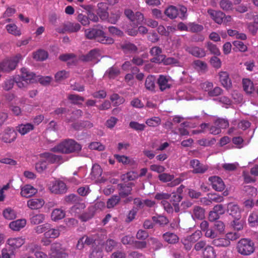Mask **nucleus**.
Here are the masks:
<instances>
[{
  "instance_id": "obj_63",
  "label": "nucleus",
  "mask_w": 258,
  "mask_h": 258,
  "mask_svg": "<svg viewBox=\"0 0 258 258\" xmlns=\"http://www.w3.org/2000/svg\"><path fill=\"white\" fill-rule=\"evenodd\" d=\"M77 19L83 26H88L90 24L88 16L83 14H78Z\"/></svg>"
},
{
  "instance_id": "obj_42",
  "label": "nucleus",
  "mask_w": 258,
  "mask_h": 258,
  "mask_svg": "<svg viewBox=\"0 0 258 258\" xmlns=\"http://www.w3.org/2000/svg\"><path fill=\"white\" fill-rule=\"evenodd\" d=\"M146 123L149 126L156 127L161 123V119L159 117L154 116L147 119Z\"/></svg>"
},
{
  "instance_id": "obj_54",
  "label": "nucleus",
  "mask_w": 258,
  "mask_h": 258,
  "mask_svg": "<svg viewBox=\"0 0 258 258\" xmlns=\"http://www.w3.org/2000/svg\"><path fill=\"white\" fill-rule=\"evenodd\" d=\"M174 178V176L166 173H162L158 175L159 179L163 182H167L172 181Z\"/></svg>"
},
{
  "instance_id": "obj_32",
  "label": "nucleus",
  "mask_w": 258,
  "mask_h": 258,
  "mask_svg": "<svg viewBox=\"0 0 258 258\" xmlns=\"http://www.w3.org/2000/svg\"><path fill=\"white\" fill-rule=\"evenodd\" d=\"M65 212L61 209L53 210L51 214V218L53 221H57L64 218Z\"/></svg>"
},
{
  "instance_id": "obj_12",
  "label": "nucleus",
  "mask_w": 258,
  "mask_h": 258,
  "mask_svg": "<svg viewBox=\"0 0 258 258\" xmlns=\"http://www.w3.org/2000/svg\"><path fill=\"white\" fill-rule=\"evenodd\" d=\"M25 242V238L22 237L10 238L7 241V244L14 251L21 247Z\"/></svg>"
},
{
  "instance_id": "obj_6",
  "label": "nucleus",
  "mask_w": 258,
  "mask_h": 258,
  "mask_svg": "<svg viewBox=\"0 0 258 258\" xmlns=\"http://www.w3.org/2000/svg\"><path fill=\"white\" fill-rule=\"evenodd\" d=\"M151 61L152 62L160 63H163L164 65H171L174 64L175 66H178L179 64V60L174 57H166L165 55H162L157 57H154L153 58L151 59Z\"/></svg>"
},
{
  "instance_id": "obj_20",
  "label": "nucleus",
  "mask_w": 258,
  "mask_h": 258,
  "mask_svg": "<svg viewBox=\"0 0 258 258\" xmlns=\"http://www.w3.org/2000/svg\"><path fill=\"white\" fill-rule=\"evenodd\" d=\"M186 51L198 58L204 57L206 55V51L204 49L197 46L188 47L186 49Z\"/></svg>"
},
{
  "instance_id": "obj_53",
  "label": "nucleus",
  "mask_w": 258,
  "mask_h": 258,
  "mask_svg": "<svg viewBox=\"0 0 258 258\" xmlns=\"http://www.w3.org/2000/svg\"><path fill=\"white\" fill-rule=\"evenodd\" d=\"M214 228L219 234H222L225 232V225L223 222L218 220L214 222Z\"/></svg>"
},
{
  "instance_id": "obj_55",
  "label": "nucleus",
  "mask_w": 258,
  "mask_h": 258,
  "mask_svg": "<svg viewBox=\"0 0 258 258\" xmlns=\"http://www.w3.org/2000/svg\"><path fill=\"white\" fill-rule=\"evenodd\" d=\"M207 46L208 49L210 51L211 53L217 56L220 55V51L215 44L212 43L211 42H208L207 43Z\"/></svg>"
},
{
  "instance_id": "obj_30",
  "label": "nucleus",
  "mask_w": 258,
  "mask_h": 258,
  "mask_svg": "<svg viewBox=\"0 0 258 258\" xmlns=\"http://www.w3.org/2000/svg\"><path fill=\"white\" fill-rule=\"evenodd\" d=\"M152 220L155 224H158L161 227H164L169 223V219L166 216L161 215L153 216Z\"/></svg>"
},
{
  "instance_id": "obj_61",
  "label": "nucleus",
  "mask_w": 258,
  "mask_h": 258,
  "mask_svg": "<svg viewBox=\"0 0 258 258\" xmlns=\"http://www.w3.org/2000/svg\"><path fill=\"white\" fill-rule=\"evenodd\" d=\"M239 237V234L237 232H229L225 236V237L228 243H229V245H231V241L236 240Z\"/></svg>"
},
{
  "instance_id": "obj_33",
  "label": "nucleus",
  "mask_w": 258,
  "mask_h": 258,
  "mask_svg": "<svg viewBox=\"0 0 258 258\" xmlns=\"http://www.w3.org/2000/svg\"><path fill=\"white\" fill-rule=\"evenodd\" d=\"M178 9L173 6L168 7L164 11L165 15L171 19L176 18L178 15Z\"/></svg>"
},
{
  "instance_id": "obj_14",
  "label": "nucleus",
  "mask_w": 258,
  "mask_h": 258,
  "mask_svg": "<svg viewBox=\"0 0 258 258\" xmlns=\"http://www.w3.org/2000/svg\"><path fill=\"white\" fill-rule=\"evenodd\" d=\"M190 165L193 168L194 173L203 174L208 169L207 165L201 164L197 159L191 160L190 161Z\"/></svg>"
},
{
  "instance_id": "obj_57",
  "label": "nucleus",
  "mask_w": 258,
  "mask_h": 258,
  "mask_svg": "<svg viewBox=\"0 0 258 258\" xmlns=\"http://www.w3.org/2000/svg\"><path fill=\"white\" fill-rule=\"evenodd\" d=\"M243 190L247 195L251 197L256 196L257 192V189L255 187L250 185L244 186Z\"/></svg>"
},
{
  "instance_id": "obj_25",
  "label": "nucleus",
  "mask_w": 258,
  "mask_h": 258,
  "mask_svg": "<svg viewBox=\"0 0 258 258\" xmlns=\"http://www.w3.org/2000/svg\"><path fill=\"white\" fill-rule=\"evenodd\" d=\"M145 87L146 89L152 92H155L156 79L153 75H149L145 80Z\"/></svg>"
},
{
  "instance_id": "obj_29",
  "label": "nucleus",
  "mask_w": 258,
  "mask_h": 258,
  "mask_svg": "<svg viewBox=\"0 0 258 258\" xmlns=\"http://www.w3.org/2000/svg\"><path fill=\"white\" fill-rule=\"evenodd\" d=\"M17 131L21 135H25L32 131L34 128V126L31 123L25 124H21L17 126Z\"/></svg>"
},
{
  "instance_id": "obj_47",
  "label": "nucleus",
  "mask_w": 258,
  "mask_h": 258,
  "mask_svg": "<svg viewBox=\"0 0 258 258\" xmlns=\"http://www.w3.org/2000/svg\"><path fill=\"white\" fill-rule=\"evenodd\" d=\"M65 249H63L61 243L59 242H54L51 245L50 253H61L66 252Z\"/></svg>"
},
{
  "instance_id": "obj_50",
  "label": "nucleus",
  "mask_w": 258,
  "mask_h": 258,
  "mask_svg": "<svg viewBox=\"0 0 258 258\" xmlns=\"http://www.w3.org/2000/svg\"><path fill=\"white\" fill-rule=\"evenodd\" d=\"M6 29L9 33L16 35L19 36L21 35L20 31L18 29L17 26L14 24H8L6 26Z\"/></svg>"
},
{
  "instance_id": "obj_34",
  "label": "nucleus",
  "mask_w": 258,
  "mask_h": 258,
  "mask_svg": "<svg viewBox=\"0 0 258 258\" xmlns=\"http://www.w3.org/2000/svg\"><path fill=\"white\" fill-rule=\"evenodd\" d=\"M102 169L98 164H95L92 167L91 173V178L94 179H98L102 175Z\"/></svg>"
},
{
  "instance_id": "obj_36",
  "label": "nucleus",
  "mask_w": 258,
  "mask_h": 258,
  "mask_svg": "<svg viewBox=\"0 0 258 258\" xmlns=\"http://www.w3.org/2000/svg\"><path fill=\"white\" fill-rule=\"evenodd\" d=\"M221 9L225 12L232 11L233 10V3L230 0H221L219 2Z\"/></svg>"
},
{
  "instance_id": "obj_3",
  "label": "nucleus",
  "mask_w": 258,
  "mask_h": 258,
  "mask_svg": "<svg viewBox=\"0 0 258 258\" xmlns=\"http://www.w3.org/2000/svg\"><path fill=\"white\" fill-rule=\"evenodd\" d=\"M236 248L241 255H248L254 252V244L250 239L242 238L238 242Z\"/></svg>"
},
{
  "instance_id": "obj_16",
  "label": "nucleus",
  "mask_w": 258,
  "mask_h": 258,
  "mask_svg": "<svg viewBox=\"0 0 258 258\" xmlns=\"http://www.w3.org/2000/svg\"><path fill=\"white\" fill-rule=\"evenodd\" d=\"M227 212L234 218H241L240 209L238 205L233 203H229L227 204Z\"/></svg>"
},
{
  "instance_id": "obj_24",
  "label": "nucleus",
  "mask_w": 258,
  "mask_h": 258,
  "mask_svg": "<svg viewBox=\"0 0 258 258\" xmlns=\"http://www.w3.org/2000/svg\"><path fill=\"white\" fill-rule=\"evenodd\" d=\"M164 240L169 244H175L179 241L178 236L174 233L167 232L162 235Z\"/></svg>"
},
{
  "instance_id": "obj_52",
  "label": "nucleus",
  "mask_w": 258,
  "mask_h": 258,
  "mask_svg": "<svg viewBox=\"0 0 258 258\" xmlns=\"http://www.w3.org/2000/svg\"><path fill=\"white\" fill-rule=\"evenodd\" d=\"M233 44L235 48L236 49L235 51L238 50L240 52H245L247 50V47L244 43L240 41H234L233 42Z\"/></svg>"
},
{
  "instance_id": "obj_40",
  "label": "nucleus",
  "mask_w": 258,
  "mask_h": 258,
  "mask_svg": "<svg viewBox=\"0 0 258 258\" xmlns=\"http://www.w3.org/2000/svg\"><path fill=\"white\" fill-rule=\"evenodd\" d=\"M244 90L248 93H251L253 91L252 82L248 79H243L242 80Z\"/></svg>"
},
{
  "instance_id": "obj_22",
  "label": "nucleus",
  "mask_w": 258,
  "mask_h": 258,
  "mask_svg": "<svg viewBox=\"0 0 258 258\" xmlns=\"http://www.w3.org/2000/svg\"><path fill=\"white\" fill-rule=\"evenodd\" d=\"M219 76L222 86L227 89L230 88L232 83L229 78V74L227 72L222 71L219 73Z\"/></svg>"
},
{
  "instance_id": "obj_26",
  "label": "nucleus",
  "mask_w": 258,
  "mask_h": 258,
  "mask_svg": "<svg viewBox=\"0 0 258 258\" xmlns=\"http://www.w3.org/2000/svg\"><path fill=\"white\" fill-rule=\"evenodd\" d=\"M26 225V220L24 219H18L10 222L9 227L13 231H18Z\"/></svg>"
},
{
  "instance_id": "obj_31",
  "label": "nucleus",
  "mask_w": 258,
  "mask_h": 258,
  "mask_svg": "<svg viewBox=\"0 0 258 258\" xmlns=\"http://www.w3.org/2000/svg\"><path fill=\"white\" fill-rule=\"evenodd\" d=\"M45 220V215L42 213L33 214L30 218V223L33 225L42 223Z\"/></svg>"
},
{
  "instance_id": "obj_39",
  "label": "nucleus",
  "mask_w": 258,
  "mask_h": 258,
  "mask_svg": "<svg viewBox=\"0 0 258 258\" xmlns=\"http://www.w3.org/2000/svg\"><path fill=\"white\" fill-rule=\"evenodd\" d=\"M120 47L124 52H136L138 51L137 46L130 42L122 44Z\"/></svg>"
},
{
  "instance_id": "obj_21",
  "label": "nucleus",
  "mask_w": 258,
  "mask_h": 258,
  "mask_svg": "<svg viewBox=\"0 0 258 258\" xmlns=\"http://www.w3.org/2000/svg\"><path fill=\"white\" fill-rule=\"evenodd\" d=\"M59 59L62 61H68L69 65H76L78 59L76 55L74 53L63 54L59 56Z\"/></svg>"
},
{
  "instance_id": "obj_46",
  "label": "nucleus",
  "mask_w": 258,
  "mask_h": 258,
  "mask_svg": "<svg viewBox=\"0 0 258 258\" xmlns=\"http://www.w3.org/2000/svg\"><path fill=\"white\" fill-rule=\"evenodd\" d=\"M69 77V73L64 70L58 72L55 75V80L56 82L62 81Z\"/></svg>"
},
{
  "instance_id": "obj_17",
  "label": "nucleus",
  "mask_w": 258,
  "mask_h": 258,
  "mask_svg": "<svg viewBox=\"0 0 258 258\" xmlns=\"http://www.w3.org/2000/svg\"><path fill=\"white\" fill-rule=\"evenodd\" d=\"M207 12L216 23L221 24L223 23L225 17V14L223 12L221 11H215L213 9H209Z\"/></svg>"
},
{
  "instance_id": "obj_35",
  "label": "nucleus",
  "mask_w": 258,
  "mask_h": 258,
  "mask_svg": "<svg viewBox=\"0 0 258 258\" xmlns=\"http://www.w3.org/2000/svg\"><path fill=\"white\" fill-rule=\"evenodd\" d=\"M203 255L204 258H215L216 253L214 247L211 245H207L204 249Z\"/></svg>"
},
{
  "instance_id": "obj_37",
  "label": "nucleus",
  "mask_w": 258,
  "mask_h": 258,
  "mask_svg": "<svg viewBox=\"0 0 258 258\" xmlns=\"http://www.w3.org/2000/svg\"><path fill=\"white\" fill-rule=\"evenodd\" d=\"M212 244L215 246L219 247H227L230 246L225 236L213 239Z\"/></svg>"
},
{
  "instance_id": "obj_41",
  "label": "nucleus",
  "mask_w": 258,
  "mask_h": 258,
  "mask_svg": "<svg viewBox=\"0 0 258 258\" xmlns=\"http://www.w3.org/2000/svg\"><path fill=\"white\" fill-rule=\"evenodd\" d=\"M48 57L47 52L44 50H39L34 53L33 57L38 61H43Z\"/></svg>"
},
{
  "instance_id": "obj_13",
  "label": "nucleus",
  "mask_w": 258,
  "mask_h": 258,
  "mask_svg": "<svg viewBox=\"0 0 258 258\" xmlns=\"http://www.w3.org/2000/svg\"><path fill=\"white\" fill-rule=\"evenodd\" d=\"M40 157L45 158L46 161L50 163H58L63 162L61 155L53 154L50 152H45L40 155Z\"/></svg>"
},
{
  "instance_id": "obj_15",
  "label": "nucleus",
  "mask_w": 258,
  "mask_h": 258,
  "mask_svg": "<svg viewBox=\"0 0 258 258\" xmlns=\"http://www.w3.org/2000/svg\"><path fill=\"white\" fill-rule=\"evenodd\" d=\"M44 204L45 201L42 198H32L27 202L28 207L31 210H39Z\"/></svg>"
},
{
  "instance_id": "obj_27",
  "label": "nucleus",
  "mask_w": 258,
  "mask_h": 258,
  "mask_svg": "<svg viewBox=\"0 0 258 258\" xmlns=\"http://www.w3.org/2000/svg\"><path fill=\"white\" fill-rule=\"evenodd\" d=\"M37 191V190L36 188L30 185L27 184L21 188V195L23 197L29 198L34 195Z\"/></svg>"
},
{
  "instance_id": "obj_44",
  "label": "nucleus",
  "mask_w": 258,
  "mask_h": 258,
  "mask_svg": "<svg viewBox=\"0 0 258 258\" xmlns=\"http://www.w3.org/2000/svg\"><path fill=\"white\" fill-rule=\"evenodd\" d=\"M119 196L117 195L112 196L107 202V207L109 209L113 208L120 201Z\"/></svg>"
},
{
  "instance_id": "obj_45",
  "label": "nucleus",
  "mask_w": 258,
  "mask_h": 258,
  "mask_svg": "<svg viewBox=\"0 0 258 258\" xmlns=\"http://www.w3.org/2000/svg\"><path fill=\"white\" fill-rule=\"evenodd\" d=\"M3 216L7 220H11L16 218L15 212L11 208H7L4 210Z\"/></svg>"
},
{
  "instance_id": "obj_59",
  "label": "nucleus",
  "mask_w": 258,
  "mask_h": 258,
  "mask_svg": "<svg viewBox=\"0 0 258 258\" xmlns=\"http://www.w3.org/2000/svg\"><path fill=\"white\" fill-rule=\"evenodd\" d=\"M214 124L218 126L221 130V128H226L229 126V122L226 119L218 118L214 121Z\"/></svg>"
},
{
  "instance_id": "obj_49",
  "label": "nucleus",
  "mask_w": 258,
  "mask_h": 258,
  "mask_svg": "<svg viewBox=\"0 0 258 258\" xmlns=\"http://www.w3.org/2000/svg\"><path fill=\"white\" fill-rule=\"evenodd\" d=\"M240 218H235L231 223V225L234 230L239 231L243 229V222Z\"/></svg>"
},
{
  "instance_id": "obj_10",
  "label": "nucleus",
  "mask_w": 258,
  "mask_h": 258,
  "mask_svg": "<svg viewBox=\"0 0 258 258\" xmlns=\"http://www.w3.org/2000/svg\"><path fill=\"white\" fill-rule=\"evenodd\" d=\"M171 82L172 80L169 77L160 75L157 80V83L159 87L160 90L163 92L171 87Z\"/></svg>"
},
{
  "instance_id": "obj_51",
  "label": "nucleus",
  "mask_w": 258,
  "mask_h": 258,
  "mask_svg": "<svg viewBox=\"0 0 258 258\" xmlns=\"http://www.w3.org/2000/svg\"><path fill=\"white\" fill-rule=\"evenodd\" d=\"M203 30V26L201 25L195 23H190L188 24V31L196 33L202 31Z\"/></svg>"
},
{
  "instance_id": "obj_8",
  "label": "nucleus",
  "mask_w": 258,
  "mask_h": 258,
  "mask_svg": "<svg viewBox=\"0 0 258 258\" xmlns=\"http://www.w3.org/2000/svg\"><path fill=\"white\" fill-rule=\"evenodd\" d=\"M49 189L52 193L55 194H63L67 191L66 184L60 180L53 181Z\"/></svg>"
},
{
  "instance_id": "obj_18",
  "label": "nucleus",
  "mask_w": 258,
  "mask_h": 258,
  "mask_svg": "<svg viewBox=\"0 0 258 258\" xmlns=\"http://www.w3.org/2000/svg\"><path fill=\"white\" fill-rule=\"evenodd\" d=\"M97 10L96 13L97 15L102 20H105L108 18V13L107 12L108 6L106 3H100L97 5Z\"/></svg>"
},
{
  "instance_id": "obj_60",
  "label": "nucleus",
  "mask_w": 258,
  "mask_h": 258,
  "mask_svg": "<svg viewBox=\"0 0 258 258\" xmlns=\"http://www.w3.org/2000/svg\"><path fill=\"white\" fill-rule=\"evenodd\" d=\"M150 241L153 248L155 250H158L162 248L163 246L162 243L156 238L151 237L150 238Z\"/></svg>"
},
{
  "instance_id": "obj_11",
  "label": "nucleus",
  "mask_w": 258,
  "mask_h": 258,
  "mask_svg": "<svg viewBox=\"0 0 258 258\" xmlns=\"http://www.w3.org/2000/svg\"><path fill=\"white\" fill-rule=\"evenodd\" d=\"M209 181L211 182L212 187L216 191H221L225 187V184L220 177L217 176H211L209 178Z\"/></svg>"
},
{
  "instance_id": "obj_4",
  "label": "nucleus",
  "mask_w": 258,
  "mask_h": 258,
  "mask_svg": "<svg viewBox=\"0 0 258 258\" xmlns=\"http://www.w3.org/2000/svg\"><path fill=\"white\" fill-rule=\"evenodd\" d=\"M21 59V55L18 54L10 59L4 60L0 63V72H10L14 70Z\"/></svg>"
},
{
  "instance_id": "obj_1",
  "label": "nucleus",
  "mask_w": 258,
  "mask_h": 258,
  "mask_svg": "<svg viewBox=\"0 0 258 258\" xmlns=\"http://www.w3.org/2000/svg\"><path fill=\"white\" fill-rule=\"evenodd\" d=\"M81 145L73 139H66L58 145L50 149V151L54 153L70 154L77 153L81 150Z\"/></svg>"
},
{
  "instance_id": "obj_9",
  "label": "nucleus",
  "mask_w": 258,
  "mask_h": 258,
  "mask_svg": "<svg viewBox=\"0 0 258 258\" xmlns=\"http://www.w3.org/2000/svg\"><path fill=\"white\" fill-rule=\"evenodd\" d=\"M21 78L23 81L27 83H33L37 81L35 74L31 72L28 69L23 68L21 70Z\"/></svg>"
},
{
  "instance_id": "obj_7",
  "label": "nucleus",
  "mask_w": 258,
  "mask_h": 258,
  "mask_svg": "<svg viewBox=\"0 0 258 258\" xmlns=\"http://www.w3.org/2000/svg\"><path fill=\"white\" fill-rule=\"evenodd\" d=\"M17 134L13 127H8L2 135L1 140L6 143L13 142L17 138Z\"/></svg>"
},
{
  "instance_id": "obj_48",
  "label": "nucleus",
  "mask_w": 258,
  "mask_h": 258,
  "mask_svg": "<svg viewBox=\"0 0 258 258\" xmlns=\"http://www.w3.org/2000/svg\"><path fill=\"white\" fill-rule=\"evenodd\" d=\"M122 13L120 11H117L110 14V16H108V21L111 23L115 24L119 19Z\"/></svg>"
},
{
  "instance_id": "obj_56",
  "label": "nucleus",
  "mask_w": 258,
  "mask_h": 258,
  "mask_svg": "<svg viewBox=\"0 0 258 258\" xmlns=\"http://www.w3.org/2000/svg\"><path fill=\"white\" fill-rule=\"evenodd\" d=\"M50 228V224L48 223H45L42 225H40L36 226L34 230L37 234H41L43 232H45Z\"/></svg>"
},
{
  "instance_id": "obj_43",
  "label": "nucleus",
  "mask_w": 258,
  "mask_h": 258,
  "mask_svg": "<svg viewBox=\"0 0 258 258\" xmlns=\"http://www.w3.org/2000/svg\"><path fill=\"white\" fill-rule=\"evenodd\" d=\"M120 74L119 70L115 67H111L106 71L105 76H107L110 79H114Z\"/></svg>"
},
{
  "instance_id": "obj_64",
  "label": "nucleus",
  "mask_w": 258,
  "mask_h": 258,
  "mask_svg": "<svg viewBox=\"0 0 258 258\" xmlns=\"http://www.w3.org/2000/svg\"><path fill=\"white\" fill-rule=\"evenodd\" d=\"M13 255L14 251L10 247H5L2 250V258H11Z\"/></svg>"
},
{
  "instance_id": "obj_5",
  "label": "nucleus",
  "mask_w": 258,
  "mask_h": 258,
  "mask_svg": "<svg viewBox=\"0 0 258 258\" xmlns=\"http://www.w3.org/2000/svg\"><path fill=\"white\" fill-rule=\"evenodd\" d=\"M81 25L79 23H74L70 22L64 23L62 27L56 29V31L59 33L68 32H76L80 30Z\"/></svg>"
},
{
  "instance_id": "obj_58",
  "label": "nucleus",
  "mask_w": 258,
  "mask_h": 258,
  "mask_svg": "<svg viewBox=\"0 0 258 258\" xmlns=\"http://www.w3.org/2000/svg\"><path fill=\"white\" fill-rule=\"evenodd\" d=\"M134 17V22L133 23L137 26L144 23V16L142 13L140 12H136Z\"/></svg>"
},
{
  "instance_id": "obj_2",
  "label": "nucleus",
  "mask_w": 258,
  "mask_h": 258,
  "mask_svg": "<svg viewBox=\"0 0 258 258\" xmlns=\"http://www.w3.org/2000/svg\"><path fill=\"white\" fill-rule=\"evenodd\" d=\"M85 35L89 39H95L103 44L110 45L114 42L112 37L106 36L105 33L101 29L95 28L85 29Z\"/></svg>"
},
{
  "instance_id": "obj_28",
  "label": "nucleus",
  "mask_w": 258,
  "mask_h": 258,
  "mask_svg": "<svg viewBox=\"0 0 258 258\" xmlns=\"http://www.w3.org/2000/svg\"><path fill=\"white\" fill-rule=\"evenodd\" d=\"M205 211L200 206H195L192 210V217L195 220H203L205 218Z\"/></svg>"
},
{
  "instance_id": "obj_23",
  "label": "nucleus",
  "mask_w": 258,
  "mask_h": 258,
  "mask_svg": "<svg viewBox=\"0 0 258 258\" xmlns=\"http://www.w3.org/2000/svg\"><path fill=\"white\" fill-rule=\"evenodd\" d=\"M118 187L119 188V196L121 198H124L131 194L132 190V183H130L127 184H118Z\"/></svg>"
},
{
  "instance_id": "obj_38",
  "label": "nucleus",
  "mask_w": 258,
  "mask_h": 258,
  "mask_svg": "<svg viewBox=\"0 0 258 258\" xmlns=\"http://www.w3.org/2000/svg\"><path fill=\"white\" fill-rule=\"evenodd\" d=\"M60 235V231L58 229L49 228L44 233V235L46 238H56Z\"/></svg>"
},
{
  "instance_id": "obj_19",
  "label": "nucleus",
  "mask_w": 258,
  "mask_h": 258,
  "mask_svg": "<svg viewBox=\"0 0 258 258\" xmlns=\"http://www.w3.org/2000/svg\"><path fill=\"white\" fill-rule=\"evenodd\" d=\"M98 54V50L96 49H94L90 50L86 55H80L78 59V60H79L83 62L93 61L97 58Z\"/></svg>"
},
{
  "instance_id": "obj_62",
  "label": "nucleus",
  "mask_w": 258,
  "mask_h": 258,
  "mask_svg": "<svg viewBox=\"0 0 258 258\" xmlns=\"http://www.w3.org/2000/svg\"><path fill=\"white\" fill-rule=\"evenodd\" d=\"M129 126L131 128L138 131H142L145 130L146 127L144 124L139 123L137 121H131Z\"/></svg>"
}]
</instances>
